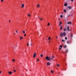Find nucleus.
<instances>
[{"instance_id": "obj_54", "label": "nucleus", "mask_w": 76, "mask_h": 76, "mask_svg": "<svg viewBox=\"0 0 76 76\" xmlns=\"http://www.w3.org/2000/svg\"><path fill=\"white\" fill-rule=\"evenodd\" d=\"M46 40H48V39H46Z\"/></svg>"}, {"instance_id": "obj_4", "label": "nucleus", "mask_w": 76, "mask_h": 76, "mask_svg": "<svg viewBox=\"0 0 76 76\" xmlns=\"http://www.w3.org/2000/svg\"><path fill=\"white\" fill-rule=\"evenodd\" d=\"M54 58V56H53L50 59V60H53Z\"/></svg>"}, {"instance_id": "obj_45", "label": "nucleus", "mask_w": 76, "mask_h": 76, "mask_svg": "<svg viewBox=\"0 0 76 76\" xmlns=\"http://www.w3.org/2000/svg\"><path fill=\"white\" fill-rule=\"evenodd\" d=\"M9 22H10V20H9Z\"/></svg>"}, {"instance_id": "obj_26", "label": "nucleus", "mask_w": 76, "mask_h": 76, "mask_svg": "<svg viewBox=\"0 0 76 76\" xmlns=\"http://www.w3.org/2000/svg\"><path fill=\"white\" fill-rule=\"evenodd\" d=\"M64 31H67V29H64Z\"/></svg>"}, {"instance_id": "obj_5", "label": "nucleus", "mask_w": 76, "mask_h": 76, "mask_svg": "<svg viewBox=\"0 0 76 76\" xmlns=\"http://www.w3.org/2000/svg\"><path fill=\"white\" fill-rule=\"evenodd\" d=\"M68 8L69 9H72V7H71L70 6H69L68 7Z\"/></svg>"}, {"instance_id": "obj_29", "label": "nucleus", "mask_w": 76, "mask_h": 76, "mask_svg": "<svg viewBox=\"0 0 76 76\" xmlns=\"http://www.w3.org/2000/svg\"><path fill=\"white\" fill-rule=\"evenodd\" d=\"M49 25H50V23H48V26H49Z\"/></svg>"}, {"instance_id": "obj_22", "label": "nucleus", "mask_w": 76, "mask_h": 76, "mask_svg": "<svg viewBox=\"0 0 76 76\" xmlns=\"http://www.w3.org/2000/svg\"><path fill=\"white\" fill-rule=\"evenodd\" d=\"M60 48H62L63 47V46L61 45H60Z\"/></svg>"}, {"instance_id": "obj_25", "label": "nucleus", "mask_w": 76, "mask_h": 76, "mask_svg": "<svg viewBox=\"0 0 76 76\" xmlns=\"http://www.w3.org/2000/svg\"><path fill=\"white\" fill-rule=\"evenodd\" d=\"M23 34H25V31H23Z\"/></svg>"}, {"instance_id": "obj_7", "label": "nucleus", "mask_w": 76, "mask_h": 76, "mask_svg": "<svg viewBox=\"0 0 76 76\" xmlns=\"http://www.w3.org/2000/svg\"><path fill=\"white\" fill-rule=\"evenodd\" d=\"M21 5H22V6L21 7L23 8V7H25L24 5V4H22Z\"/></svg>"}, {"instance_id": "obj_53", "label": "nucleus", "mask_w": 76, "mask_h": 76, "mask_svg": "<svg viewBox=\"0 0 76 76\" xmlns=\"http://www.w3.org/2000/svg\"><path fill=\"white\" fill-rule=\"evenodd\" d=\"M46 37H47L48 36H47Z\"/></svg>"}, {"instance_id": "obj_1", "label": "nucleus", "mask_w": 76, "mask_h": 76, "mask_svg": "<svg viewBox=\"0 0 76 76\" xmlns=\"http://www.w3.org/2000/svg\"><path fill=\"white\" fill-rule=\"evenodd\" d=\"M64 37H65L66 36V32H64L63 33H62V32L61 33V34L60 35V37H61V38H62L63 37V36Z\"/></svg>"}, {"instance_id": "obj_50", "label": "nucleus", "mask_w": 76, "mask_h": 76, "mask_svg": "<svg viewBox=\"0 0 76 76\" xmlns=\"http://www.w3.org/2000/svg\"><path fill=\"white\" fill-rule=\"evenodd\" d=\"M1 73V71H0V73Z\"/></svg>"}, {"instance_id": "obj_24", "label": "nucleus", "mask_w": 76, "mask_h": 76, "mask_svg": "<svg viewBox=\"0 0 76 76\" xmlns=\"http://www.w3.org/2000/svg\"><path fill=\"white\" fill-rule=\"evenodd\" d=\"M28 16H29V17H31V15H30V14H28Z\"/></svg>"}, {"instance_id": "obj_43", "label": "nucleus", "mask_w": 76, "mask_h": 76, "mask_svg": "<svg viewBox=\"0 0 76 76\" xmlns=\"http://www.w3.org/2000/svg\"><path fill=\"white\" fill-rule=\"evenodd\" d=\"M14 71L15 72H16V70H14Z\"/></svg>"}, {"instance_id": "obj_31", "label": "nucleus", "mask_w": 76, "mask_h": 76, "mask_svg": "<svg viewBox=\"0 0 76 76\" xmlns=\"http://www.w3.org/2000/svg\"><path fill=\"white\" fill-rule=\"evenodd\" d=\"M64 39H62V42H64Z\"/></svg>"}, {"instance_id": "obj_49", "label": "nucleus", "mask_w": 76, "mask_h": 76, "mask_svg": "<svg viewBox=\"0 0 76 76\" xmlns=\"http://www.w3.org/2000/svg\"><path fill=\"white\" fill-rule=\"evenodd\" d=\"M31 46L32 45V43H31Z\"/></svg>"}, {"instance_id": "obj_51", "label": "nucleus", "mask_w": 76, "mask_h": 76, "mask_svg": "<svg viewBox=\"0 0 76 76\" xmlns=\"http://www.w3.org/2000/svg\"><path fill=\"white\" fill-rule=\"evenodd\" d=\"M70 13H72V12L71 11V12H70Z\"/></svg>"}, {"instance_id": "obj_35", "label": "nucleus", "mask_w": 76, "mask_h": 76, "mask_svg": "<svg viewBox=\"0 0 76 76\" xmlns=\"http://www.w3.org/2000/svg\"><path fill=\"white\" fill-rule=\"evenodd\" d=\"M37 61H39V59H37Z\"/></svg>"}, {"instance_id": "obj_48", "label": "nucleus", "mask_w": 76, "mask_h": 76, "mask_svg": "<svg viewBox=\"0 0 76 76\" xmlns=\"http://www.w3.org/2000/svg\"><path fill=\"white\" fill-rule=\"evenodd\" d=\"M60 20V18H59L58 19V20Z\"/></svg>"}, {"instance_id": "obj_41", "label": "nucleus", "mask_w": 76, "mask_h": 76, "mask_svg": "<svg viewBox=\"0 0 76 76\" xmlns=\"http://www.w3.org/2000/svg\"><path fill=\"white\" fill-rule=\"evenodd\" d=\"M27 46H28V45H29V43H28V44H27Z\"/></svg>"}, {"instance_id": "obj_42", "label": "nucleus", "mask_w": 76, "mask_h": 76, "mask_svg": "<svg viewBox=\"0 0 76 76\" xmlns=\"http://www.w3.org/2000/svg\"><path fill=\"white\" fill-rule=\"evenodd\" d=\"M38 18H39V19H41V18H39V17Z\"/></svg>"}, {"instance_id": "obj_10", "label": "nucleus", "mask_w": 76, "mask_h": 76, "mask_svg": "<svg viewBox=\"0 0 76 76\" xmlns=\"http://www.w3.org/2000/svg\"><path fill=\"white\" fill-rule=\"evenodd\" d=\"M65 51L66 53H68V50L67 49Z\"/></svg>"}, {"instance_id": "obj_9", "label": "nucleus", "mask_w": 76, "mask_h": 76, "mask_svg": "<svg viewBox=\"0 0 76 76\" xmlns=\"http://www.w3.org/2000/svg\"><path fill=\"white\" fill-rule=\"evenodd\" d=\"M67 29L68 30V31H70V29H69V26L67 27Z\"/></svg>"}, {"instance_id": "obj_6", "label": "nucleus", "mask_w": 76, "mask_h": 76, "mask_svg": "<svg viewBox=\"0 0 76 76\" xmlns=\"http://www.w3.org/2000/svg\"><path fill=\"white\" fill-rule=\"evenodd\" d=\"M67 24H69V25H71L72 24V22H68L67 23Z\"/></svg>"}, {"instance_id": "obj_19", "label": "nucleus", "mask_w": 76, "mask_h": 76, "mask_svg": "<svg viewBox=\"0 0 76 76\" xmlns=\"http://www.w3.org/2000/svg\"><path fill=\"white\" fill-rule=\"evenodd\" d=\"M64 13H66V10H64Z\"/></svg>"}, {"instance_id": "obj_21", "label": "nucleus", "mask_w": 76, "mask_h": 76, "mask_svg": "<svg viewBox=\"0 0 76 76\" xmlns=\"http://www.w3.org/2000/svg\"><path fill=\"white\" fill-rule=\"evenodd\" d=\"M67 47V46L65 45L64 46V48H66Z\"/></svg>"}, {"instance_id": "obj_34", "label": "nucleus", "mask_w": 76, "mask_h": 76, "mask_svg": "<svg viewBox=\"0 0 76 76\" xmlns=\"http://www.w3.org/2000/svg\"><path fill=\"white\" fill-rule=\"evenodd\" d=\"M68 17H70V15H69L68 16Z\"/></svg>"}, {"instance_id": "obj_12", "label": "nucleus", "mask_w": 76, "mask_h": 76, "mask_svg": "<svg viewBox=\"0 0 76 76\" xmlns=\"http://www.w3.org/2000/svg\"><path fill=\"white\" fill-rule=\"evenodd\" d=\"M62 28H63V27L62 26H61V27L60 28V30H61V29H62Z\"/></svg>"}, {"instance_id": "obj_38", "label": "nucleus", "mask_w": 76, "mask_h": 76, "mask_svg": "<svg viewBox=\"0 0 76 76\" xmlns=\"http://www.w3.org/2000/svg\"><path fill=\"white\" fill-rule=\"evenodd\" d=\"M16 32H17V33H18V31H16Z\"/></svg>"}, {"instance_id": "obj_15", "label": "nucleus", "mask_w": 76, "mask_h": 76, "mask_svg": "<svg viewBox=\"0 0 76 76\" xmlns=\"http://www.w3.org/2000/svg\"><path fill=\"white\" fill-rule=\"evenodd\" d=\"M20 40H21L22 39H23V37H20Z\"/></svg>"}, {"instance_id": "obj_18", "label": "nucleus", "mask_w": 76, "mask_h": 76, "mask_svg": "<svg viewBox=\"0 0 76 76\" xmlns=\"http://www.w3.org/2000/svg\"><path fill=\"white\" fill-rule=\"evenodd\" d=\"M71 36V38H72L73 37V35L72 34H70Z\"/></svg>"}, {"instance_id": "obj_33", "label": "nucleus", "mask_w": 76, "mask_h": 76, "mask_svg": "<svg viewBox=\"0 0 76 76\" xmlns=\"http://www.w3.org/2000/svg\"><path fill=\"white\" fill-rule=\"evenodd\" d=\"M59 50H61V48H59Z\"/></svg>"}, {"instance_id": "obj_36", "label": "nucleus", "mask_w": 76, "mask_h": 76, "mask_svg": "<svg viewBox=\"0 0 76 76\" xmlns=\"http://www.w3.org/2000/svg\"><path fill=\"white\" fill-rule=\"evenodd\" d=\"M12 61H15V59H13V60H12Z\"/></svg>"}, {"instance_id": "obj_2", "label": "nucleus", "mask_w": 76, "mask_h": 76, "mask_svg": "<svg viewBox=\"0 0 76 76\" xmlns=\"http://www.w3.org/2000/svg\"><path fill=\"white\" fill-rule=\"evenodd\" d=\"M45 59L48 61H50V58H49L48 56H47L45 58Z\"/></svg>"}, {"instance_id": "obj_44", "label": "nucleus", "mask_w": 76, "mask_h": 76, "mask_svg": "<svg viewBox=\"0 0 76 76\" xmlns=\"http://www.w3.org/2000/svg\"><path fill=\"white\" fill-rule=\"evenodd\" d=\"M71 1H73V0H71Z\"/></svg>"}, {"instance_id": "obj_39", "label": "nucleus", "mask_w": 76, "mask_h": 76, "mask_svg": "<svg viewBox=\"0 0 76 76\" xmlns=\"http://www.w3.org/2000/svg\"><path fill=\"white\" fill-rule=\"evenodd\" d=\"M41 20H42V18H41L40 19Z\"/></svg>"}, {"instance_id": "obj_17", "label": "nucleus", "mask_w": 76, "mask_h": 76, "mask_svg": "<svg viewBox=\"0 0 76 76\" xmlns=\"http://www.w3.org/2000/svg\"><path fill=\"white\" fill-rule=\"evenodd\" d=\"M37 6L38 7H39L40 6H39V4H38L37 5Z\"/></svg>"}, {"instance_id": "obj_27", "label": "nucleus", "mask_w": 76, "mask_h": 76, "mask_svg": "<svg viewBox=\"0 0 76 76\" xmlns=\"http://www.w3.org/2000/svg\"><path fill=\"white\" fill-rule=\"evenodd\" d=\"M53 70L51 71V72L52 73H53Z\"/></svg>"}, {"instance_id": "obj_14", "label": "nucleus", "mask_w": 76, "mask_h": 76, "mask_svg": "<svg viewBox=\"0 0 76 76\" xmlns=\"http://www.w3.org/2000/svg\"><path fill=\"white\" fill-rule=\"evenodd\" d=\"M64 6H67V4H64Z\"/></svg>"}, {"instance_id": "obj_16", "label": "nucleus", "mask_w": 76, "mask_h": 76, "mask_svg": "<svg viewBox=\"0 0 76 76\" xmlns=\"http://www.w3.org/2000/svg\"><path fill=\"white\" fill-rule=\"evenodd\" d=\"M40 56L41 57H43V55H42V54H41Z\"/></svg>"}, {"instance_id": "obj_30", "label": "nucleus", "mask_w": 76, "mask_h": 76, "mask_svg": "<svg viewBox=\"0 0 76 76\" xmlns=\"http://www.w3.org/2000/svg\"><path fill=\"white\" fill-rule=\"evenodd\" d=\"M69 41H67V44H69Z\"/></svg>"}, {"instance_id": "obj_3", "label": "nucleus", "mask_w": 76, "mask_h": 76, "mask_svg": "<svg viewBox=\"0 0 76 76\" xmlns=\"http://www.w3.org/2000/svg\"><path fill=\"white\" fill-rule=\"evenodd\" d=\"M36 55H37V54H36V53H35L33 54V57H36Z\"/></svg>"}, {"instance_id": "obj_23", "label": "nucleus", "mask_w": 76, "mask_h": 76, "mask_svg": "<svg viewBox=\"0 0 76 76\" xmlns=\"http://www.w3.org/2000/svg\"><path fill=\"white\" fill-rule=\"evenodd\" d=\"M51 39V37H50L48 38V39L49 40V39Z\"/></svg>"}, {"instance_id": "obj_37", "label": "nucleus", "mask_w": 76, "mask_h": 76, "mask_svg": "<svg viewBox=\"0 0 76 76\" xmlns=\"http://www.w3.org/2000/svg\"><path fill=\"white\" fill-rule=\"evenodd\" d=\"M1 2H3V0H1Z\"/></svg>"}, {"instance_id": "obj_11", "label": "nucleus", "mask_w": 76, "mask_h": 76, "mask_svg": "<svg viewBox=\"0 0 76 76\" xmlns=\"http://www.w3.org/2000/svg\"><path fill=\"white\" fill-rule=\"evenodd\" d=\"M47 65L49 66V65H50V63L49 62H48L47 63Z\"/></svg>"}, {"instance_id": "obj_8", "label": "nucleus", "mask_w": 76, "mask_h": 76, "mask_svg": "<svg viewBox=\"0 0 76 76\" xmlns=\"http://www.w3.org/2000/svg\"><path fill=\"white\" fill-rule=\"evenodd\" d=\"M12 73V71H10L9 72V75H11Z\"/></svg>"}, {"instance_id": "obj_46", "label": "nucleus", "mask_w": 76, "mask_h": 76, "mask_svg": "<svg viewBox=\"0 0 76 76\" xmlns=\"http://www.w3.org/2000/svg\"><path fill=\"white\" fill-rule=\"evenodd\" d=\"M56 38H58V37H57V36H56Z\"/></svg>"}, {"instance_id": "obj_20", "label": "nucleus", "mask_w": 76, "mask_h": 76, "mask_svg": "<svg viewBox=\"0 0 76 76\" xmlns=\"http://www.w3.org/2000/svg\"><path fill=\"white\" fill-rule=\"evenodd\" d=\"M60 18H63V15H60Z\"/></svg>"}, {"instance_id": "obj_28", "label": "nucleus", "mask_w": 76, "mask_h": 76, "mask_svg": "<svg viewBox=\"0 0 76 76\" xmlns=\"http://www.w3.org/2000/svg\"><path fill=\"white\" fill-rule=\"evenodd\" d=\"M57 66H60V65H59V64H57Z\"/></svg>"}, {"instance_id": "obj_32", "label": "nucleus", "mask_w": 76, "mask_h": 76, "mask_svg": "<svg viewBox=\"0 0 76 76\" xmlns=\"http://www.w3.org/2000/svg\"><path fill=\"white\" fill-rule=\"evenodd\" d=\"M65 39H67V37H65Z\"/></svg>"}, {"instance_id": "obj_52", "label": "nucleus", "mask_w": 76, "mask_h": 76, "mask_svg": "<svg viewBox=\"0 0 76 76\" xmlns=\"http://www.w3.org/2000/svg\"><path fill=\"white\" fill-rule=\"evenodd\" d=\"M14 35H15V33L14 34Z\"/></svg>"}, {"instance_id": "obj_40", "label": "nucleus", "mask_w": 76, "mask_h": 76, "mask_svg": "<svg viewBox=\"0 0 76 76\" xmlns=\"http://www.w3.org/2000/svg\"><path fill=\"white\" fill-rule=\"evenodd\" d=\"M26 34H24V36H26Z\"/></svg>"}, {"instance_id": "obj_47", "label": "nucleus", "mask_w": 76, "mask_h": 76, "mask_svg": "<svg viewBox=\"0 0 76 76\" xmlns=\"http://www.w3.org/2000/svg\"><path fill=\"white\" fill-rule=\"evenodd\" d=\"M50 42H51V41H50L49 42V43H50Z\"/></svg>"}, {"instance_id": "obj_13", "label": "nucleus", "mask_w": 76, "mask_h": 76, "mask_svg": "<svg viewBox=\"0 0 76 76\" xmlns=\"http://www.w3.org/2000/svg\"><path fill=\"white\" fill-rule=\"evenodd\" d=\"M61 24H62V23H61V22L60 21V23L59 24V26H61Z\"/></svg>"}]
</instances>
